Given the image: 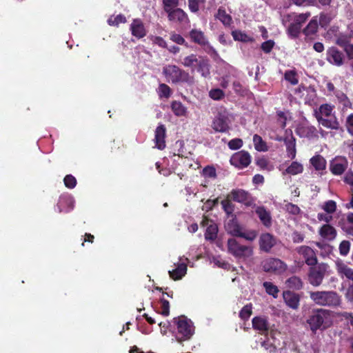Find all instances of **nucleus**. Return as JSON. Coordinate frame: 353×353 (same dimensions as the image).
I'll return each instance as SVG.
<instances>
[{"instance_id": "nucleus-13", "label": "nucleus", "mask_w": 353, "mask_h": 353, "mask_svg": "<svg viewBox=\"0 0 353 353\" xmlns=\"http://www.w3.org/2000/svg\"><path fill=\"white\" fill-rule=\"evenodd\" d=\"M170 21L179 23H188L189 19L186 13L181 8H165Z\"/></svg>"}, {"instance_id": "nucleus-20", "label": "nucleus", "mask_w": 353, "mask_h": 353, "mask_svg": "<svg viewBox=\"0 0 353 353\" xmlns=\"http://www.w3.org/2000/svg\"><path fill=\"white\" fill-rule=\"evenodd\" d=\"M298 252L304 257L305 263L308 265H316L317 259L312 248L308 246H301L298 248Z\"/></svg>"}, {"instance_id": "nucleus-32", "label": "nucleus", "mask_w": 353, "mask_h": 353, "mask_svg": "<svg viewBox=\"0 0 353 353\" xmlns=\"http://www.w3.org/2000/svg\"><path fill=\"white\" fill-rule=\"evenodd\" d=\"M256 213L257 214L259 219L265 226L270 227L271 225L272 218L270 213L268 211H267L263 207H258L256 210Z\"/></svg>"}, {"instance_id": "nucleus-58", "label": "nucleus", "mask_w": 353, "mask_h": 353, "mask_svg": "<svg viewBox=\"0 0 353 353\" xmlns=\"http://www.w3.org/2000/svg\"><path fill=\"white\" fill-rule=\"evenodd\" d=\"M243 146V141L241 139H234L229 141L228 147L231 150H238Z\"/></svg>"}, {"instance_id": "nucleus-28", "label": "nucleus", "mask_w": 353, "mask_h": 353, "mask_svg": "<svg viewBox=\"0 0 353 353\" xmlns=\"http://www.w3.org/2000/svg\"><path fill=\"white\" fill-rule=\"evenodd\" d=\"M321 236L327 241H332L336 238V231L334 227L329 224L323 225L319 230Z\"/></svg>"}, {"instance_id": "nucleus-26", "label": "nucleus", "mask_w": 353, "mask_h": 353, "mask_svg": "<svg viewBox=\"0 0 353 353\" xmlns=\"http://www.w3.org/2000/svg\"><path fill=\"white\" fill-rule=\"evenodd\" d=\"M201 59L202 57L192 54L184 57L181 63L184 67L190 68L192 72H193L196 70Z\"/></svg>"}, {"instance_id": "nucleus-15", "label": "nucleus", "mask_w": 353, "mask_h": 353, "mask_svg": "<svg viewBox=\"0 0 353 353\" xmlns=\"http://www.w3.org/2000/svg\"><path fill=\"white\" fill-rule=\"evenodd\" d=\"M296 132L301 137L310 139L317 136L316 128L306 122L299 124L296 129Z\"/></svg>"}, {"instance_id": "nucleus-37", "label": "nucleus", "mask_w": 353, "mask_h": 353, "mask_svg": "<svg viewBox=\"0 0 353 353\" xmlns=\"http://www.w3.org/2000/svg\"><path fill=\"white\" fill-rule=\"evenodd\" d=\"M303 171V165L297 161H293L285 171L283 174L296 175L302 173Z\"/></svg>"}, {"instance_id": "nucleus-4", "label": "nucleus", "mask_w": 353, "mask_h": 353, "mask_svg": "<svg viewBox=\"0 0 353 353\" xmlns=\"http://www.w3.org/2000/svg\"><path fill=\"white\" fill-rule=\"evenodd\" d=\"M311 299L319 305H336L339 303V297L332 291H322L312 292Z\"/></svg>"}, {"instance_id": "nucleus-39", "label": "nucleus", "mask_w": 353, "mask_h": 353, "mask_svg": "<svg viewBox=\"0 0 353 353\" xmlns=\"http://www.w3.org/2000/svg\"><path fill=\"white\" fill-rule=\"evenodd\" d=\"M310 163L316 170H323L326 167V161L321 155H315L310 159Z\"/></svg>"}, {"instance_id": "nucleus-43", "label": "nucleus", "mask_w": 353, "mask_h": 353, "mask_svg": "<svg viewBox=\"0 0 353 353\" xmlns=\"http://www.w3.org/2000/svg\"><path fill=\"white\" fill-rule=\"evenodd\" d=\"M196 70L200 72L203 77H208L210 74L208 61L206 59L202 58L199 61Z\"/></svg>"}, {"instance_id": "nucleus-35", "label": "nucleus", "mask_w": 353, "mask_h": 353, "mask_svg": "<svg viewBox=\"0 0 353 353\" xmlns=\"http://www.w3.org/2000/svg\"><path fill=\"white\" fill-rule=\"evenodd\" d=\"M320 269L321 268L319 267V270L316 268H311L310 270L309 280L312 285L318 286L321 284L323 279V274Z\"/></svg>"}, {"instance_id": "nucleus-47", "label": "nucleus", "mask_w": 353, "mask_h": 353, "mask_svg": "<svg viewBox=\"0 0 353 353\" xmlns=\"http://www.w3.org/2000/svg\"><path fill=\"white\" fill-rule=\"evenodd\" d=\"M256 165L262 170L272 171L274 165L265 158H260L256 160Z\"/></svg>"}, {"instance_id": "nucleus-31", "label": "nucleus", "mask_w": 353, "mask_h": 353, "mask_svg": "<svg viewBox=\"0 0 353 353\" xmlns=\"http://www.w3.org/2000/svg\"><path fill=\"white\" fill-rule=\"evenodd\" d=\"M338 101L340 104L341 110L343 112L353 110V105L348 97L343 92H338L336 94Z\"/></svg>"}, {"instance_id": "nucleus-2", "label": "nucleus", "mask_w": 353, "mask_h": 353, "mask_svg": "<svg viewBox=\"0 0 353 353\" xmlns=\"http://www.w3.org/2000/svg\"><path fill=\"white\" fill-rule=\"evenodd\" d=\"M310 16V13H303L299 14L292 13L283 16L282 19L283 23L285 26H287L288 23H289L288 27V34L289 37L291 38L297 37L299 34L302 24L305 22Z\"/></svg>"}, {"instance_id": "nucleus-44", "label": "nucleus", "mask_w": 353, "mask_h": 353, "mask_svg": "<svg viewBox=\"0 0 353 353\" xmlns=\"http://www.w3.org/2000/svg\"><path fill=\"white\" fill-rule=\"evenodd\" d=\"M190 37L194 42L199 44L205 45L206 43V39L203 33L200 30H192L190 32Z\"/></svg>"}, {"instance_id": "nucleus-12", "label": "nucleus", "mask_w": 353, "mask_h": 353, "mask_svg": "<svg viewBox=\"0 0 353 353\" xmlns=\"http://www.w3.org/2000/svg\"><path fill=\"white\" fill-rule=\"evenodd\" d=\"M201 225L203 227H206L204 234L205 240L214 241L217 237L219 231L217 225L213 221L206 217L203 218Z\"/></svg>"}, {"instance_id": "nucleus-36", "label": "nucleus", "mask_w": 353, "mask_h": 353, "mask_svg": "<svg viewBox=\"0 0 353 353\" xmlns=\"http://www.w3.org/2000/svg\"><path fill=\"white\" fill-rule=\"evenodd\" d=\"M316 119L321 117H334L333 113V107L329 104L321 105L319 110L315 111Z\"/></svg>"}, {"instance_id": "nucleus-24", "label": "nucleus", "mask_w": 353, "mask_h": 353, "mask_svg": "<svg viewBox=\"0 0 353 353\" xmlns=\"http://www.w3.org/2000/svg\"><path fill=\"white\" fill-rule=\"evenodd\" d=\"M336 267L339 274L341 277H345L347 279L353 282V269L348 267L341 261H336Z\"/></svg>"}, {"instance_id": "nucleus-16", "label": "nucleus", "mask_w": 353, "mask_h": 353, "mask_svg": "<svg viewBox=\"0 0 353 353\" xmlns=\"http://www.w3.org/2000/svg\"><path fill=\"white\" fill-rule=\"evenodd\" d=\"M327 60L333 65L340 66L343 63V55L338 49L332 47L327 50Z\"/></svg>"}, {"instance_id": "nucleus-3", "label": "nucleus", "mask_w": 353, "mask_h": 353, "mask_svg": "<svg viewBox=\"0 0 353 353\" xmlns=\"http://www.w3.org/2000/svg\"><path fill=\"white\" fill-rule=\"evenodd\" d=\"M177 325L176 338L178 341L190 339L194 333V326L192 321L182 316L175 319Z\"/></svg>"}, {"instance_id": "nucleus-48", "label": "nucleus", "mask_w": 353, "mask_h": 353, "mask_svg": "<svg viewBox=\"0 0 353 353\" xmlns=\"http://www.w3.org/2000/svg\"><path fill=\"white\" fill-rule=\"evenodd\" d=\"M126 22V19L125 16L123 14H118L117 16H111L108 20V23L110 26H117L120 23H125Z\"/></svg>"}, {"instance_id": "nucleus-7", "label": "nucleus", "mask_w": 353, "mask_h": 353, "mask_svg": "<svg viewBox=\"0 0 353 353\" xmlns=\"http://www.w3.org/2000/svg\"><path fill=\"white\" fill-rule=\"evenodd\" d=\"M295 94L307 104L312 105L316 103V93L312 87L299 86L294 91Z\"/></svg>"}, {"instance_id": "nucleus-55", "label": "nucleus", "mask_w": 353, "mask_h": 353, "mask_svg": "<svg viewBox=\"0 0 353 353\" xmlns=\"http://www.w3.org/2000/svg\"><path fill=\"white\" fill-rule=\"evenodd\" d=\"M257 236V232L255 230H250L247 232H240V234L238 236L244 238L245 239L248 241H253L256 239Z\"/></svg>"}, {"instance_id": "nucleus-33", "label": "nucleus", "mask_w": 353, "mask_h": 353, "mask_svg": "<svg viewBox=\"0 0 353 353\" xmlns=\"http://www.w3.org/2000/svg\"><path fill=\"white\" fill-rule=\"evenodd\" d=\"M159 290V293H161V310L159 313L164 316H168L170 314V305L168 301H167L165 298V295L167 296H170V294L167 292H164L162 290L163 288H156Z\"/></svg>"}, {"instance_id": "nucleus-40", "label": "nucleus", "mask_w": 353, "mask_h": 353, "mask_svg": "<svg viewBox=\"0 0 353 353\" xmlns=\"http://www.w3.org/2000/svg\"><path fill=\"white\" fill-rule=\"evenodd\" d=\"M232 35L235 41L248 43L254 41V39L241 30H234L232 32Z\"/></svg>"}, {"instance_id": "nucleus-60", "label": "nucleus", "mask_w": 353, "mask_h": 353, "mask_svg": "<svg viewBox=\"0 0 353 353\" xmlns=\"http://www.w3.org/2000/svg\"><path fill=\"white\" fill-rule=\"evenodd\" d=\"M64 184L68 188H73L76 186V179L72 175H67L64 178Z\"/></svg>"}, {"instance_id": "nucleus-59", "label": "nucleus", "mask_w": 353, "mask_h": 353, "mask_svg": "<svg viewBox=\"0 0 353 353\" xmlns=\"http://www.w3.org/2000/svg\"><path fill=\"white\" fill-rule=\"evenodd\" d=\"M350 243L347 241H343L339 245V251L341 254L345 256L350 251Z\"/></svg>"}, {"instance_id": "nucleus-29", "label": "nucleus", "mask_w": 353, "mask_h": 353, "mask_svg": "<svg viewBox=\"0 0 353 353\" xmlns=\"http://www.w3.org/2000/svg\"><path fill=\"white\" fill-rule=\"evenodd\" d=\"M316 120L320 125L325 128L332 130H337L339 128V123L335 116L324 118L320 117Z\"/></svg>"}, {"instance_id": "nucleus-21", "label": "nucleus", "mask_w": 353, "mask_h": 353, "mask_svg": "<svg viewBox=\"0 0 353 353\" xmlns=\"http://www.w3.org/2000/svg\"><path fill=\"white\" fill-rule=\"evenodd\" d=\"M336 43L343 48L350 59H353V43H350L349 38L347 35H340L336 39Z\"/></svg>"}, {"instance_id": "nucleus-14", "label": "nucleus", "mask_w": 353, "mask_h": 353, "mask_svg": "<svg viewBox=\"0 0 353 353\" xmlns=\"http://www.w3.org/2000/svg\"><path fill=\"white\" fill-rule=\"evenodd\" d=\"M347 165L348 162L345 157H338L331 161L330 169L332 174L341 175L347 169Z\"/></svg>"}, {"instance_id": "nucleus-27", "label": "nucleus", "mask_w": 353, "mask_h": 353, "mask_svg": "<svg viewBox=\"0 0 353 353\" xmlns=\"http://www.w3.org/2000/svg\"><path fill=\"white\" fill-rule=\"evenodd\" d=\"M74 199L70 196H63L58 203L59 212H69L74 208Z\"/></svg>"}, {"instance_id": "nucleus-18", "label": "nucleus", "mask_w": 353, "mask_h": 353, "mask_svg": "<svg viewBox=\"0 0 353 353\" xmlns=\"http://www.w3.org/2000/svg\"><path fill=\"white\" fill-rule=\"evenodd\" d=\"M276 243V239L270 233L262 234L259 238L261 250L268 252Z\"/></svg>"}, {"instance_id": "nucleus-38", "label": "nucleus", "mask_w": 353, "mask_h": 353, "mask_svg": "<svg viewBox=\"0 0 353 353\" xmlns=\"http://www.w3.org/2000/svg\"><path fill=\"white\" fill-rule=\"evenodd\" d=\"M171 108L174 114L177 117H186L188 115V109L180 101H173L171 104Z\"/></svg>"}, {"instance_id": "nucleus-63", "label": "nucleus", "mask_w": 353, "mask_h": 353, "mask_svg": "<svg viewBox=\"0 0 353 353\" xmlns=\"http://www.w3.org/2000/svg\"><path fill=\"white\" fill-rule=\"evenodd\" d=\"M210 97L214 100H219L223 97V92L219 88L213 89L209 92Z\"/></svg>"}, {"instance_id": "nucleus-51", "label": "nucleus", "mask_w": 353, "mask_h": 353, "mask_svg": "<svg viewBox=\"0 0 353 353\" xmlns=\"http://www.w3.org/2000/svg\"><path fill=\"white\" fill-rule=\"evenodd\" d=\"M205 0H188L189 9L192 12H196L199 10L201 4H203Z\"/></svg>"}, {"instance_id": "nucleus-50", "label": "nucleus", "mask_w": 353, "mask_h": 353, "mask_svg": "<svg viewBox=\"0 0 353 353\" xmlns=\"http://www.w3.org/2000/svg\"><path fill=\"white\" fill-rule=\"evenodd\" d=\"M322 209L327 214H332L336 210V203L334 201L329 200L323 205Z\"/></svg>"}, {"instance_id": "nucleus-9", "label": "nucleus", "mask_w": 353, "mask_h": 353, "mask_svg": "<svg viewBox=\"0 0 353 353\" xmlns=\"http://www.w3.org/2000/svg\"><path fill=\"white\" fill-rule=\"evenodd\" d=\"M263 269L265 272H273L276 273H281L286 269L285 264L280 259L270 258L264 260L262 262Z\"/></svg>"}, {"instance_id": "nucleus-53", "label": "nucleus", "mask_w": 353, "mask_h": 353, "mask_svg": "<svg viewBox=\"0 0 353 353\" xmlns=\"http://www.w3.org/2000/svg\"><path fill=\"white\" fill-rule=\"evenodd\" d=\"M149 39L152 41V44L157 45L163 48L167 47L166 41L161 37L151 35L149 37Z\"/></svg>"}, {"instance_id": "nucleus-1", "label": "nucleus", "mask_w": 353, "mask_h": 353, "mask_svg": "<svg viewBox=\"0 0 353 353\" xmlns=\"http://www.w3.org/2000/svg\"><path fill=\"white\" fill-rule=\"evenodd\" d=\"M307 323L311 331L316 333L317 330H324L332 324V317L330 313L325 310L318 309L311 312L307 319Z\"/></svg>"}, {"instance_id": "nucleus-62", "label": "nucleus", "mask_w": 353, "mask_h": 353, "mask_svg": "<svg viewBox=\"0 0 353 353\" xmlns=\"http://www.w3.org/2000/svg\"><path fill=\"white\" fill-rule=\"evenodd\" d=\"M286 284L288 287H300L302 285V282L299 278L292 276L287 281Z\"/></svg>"}, {"instance_id": "nucleus-8", "label": "nucleus", "mask_w": 353, "mask_h": 353, "mask_svg": "<svg viewBox=\"0 0 353 353\" xmlns=\"http://www.w3.org/2000/svg\"><path fill=\"white\" fill-rule=\"evenodd\" d=\"M230 163L239 169L248 167L251 163L250 154L245 151L241 150L234 153L230 158Z\"/></svg>"}, {"instance_id": "nucleus-64", "label": "nucleus", "mask_w": 353, "mask_h": 353, "mask_svg": "<svg viewBox=\"0 0 353 353\" xmlns=\"http://www.w3.org/2000/svg\"><path fill=\"white\" fill-rule=\"evenodd\" d=\"M222 207L224 211L228 214H230L233 212V207L231 201L229 199H225L221 201Z\"/></svg>"}, {"instance_id": "nucleus-49", "label": "nucleus", "mask_w": 353, "mask_h": 353, "mask_svg": "<svg viewBox=\"0 0 353 353\" xmlns=\"http://www.w3.org/2000/svg\"><path fill=\"white\" fill-rule=\"evenodd\" d=\"M343 230L349 234L353 236V213L347 214V221L343 227Z\"/></svg>"}, {"instance_id": "nucleus-25", "label": "nucleus", "mask_w": 353, "mask_h": 353, "mask_svg": "<svg viewBox=\"0 0 353 353\" xmlns=\"http://www.w3.org/2000/svg\"><path fill=\"white\" fill-rule=\"evenodd\" d=\"M283 296L286 304L293 309H296L299 305V297L294 292L287 290L283 292Z\"/></svg>"}, {"instance_id": "nucleus-17", "label": "nucleus", "mask_w": 353, "mask_h": 353, "mask_svg": "<svg viewBox=\"0 0 353 353\" xmlns=\"http://www.w3.org/2000/svg\"><path fill=\"white\" fill-rule=\"evenodd\" d=\"M212 128L215 132H226L230 130V125L227 118L219 114L214 119Z\"/></svg>"}, {"instance_id": "nucleus-30", "label": "nucleus", "mask_w": 353, "mask_h": 353, "mask_svg": "<svg viewBox=\"0 0 353 353\" xmlns=\"http://www.w3.org/2000/svg\"><path fill=\"white\" fill-rule=\"evenodd\" d=\"M225 228L229 234L235 236H238L242 230L236 219L235 218H232L228 221L225 225Z\"/></svg>"}, {"instance_id": "nucleus-11", "label": "nucleus", "mask_w": 353, "mask_h": 353, "mask_svg": "<svg viewBox=\"0 0 353 353\" xmlns=\"http://www.w3.org/2000/svg\"><path fill=\"white\" fill-rule=\"evenodd\" d=\"M234 201L241 203L246 206L254 204V199L246 191L241 189L232 190L229 195Z\"/></svg>"}, {"instance_id": "nucleus-19", "label": "nucleus", "mask_w": 353, "mask_h": 353, "mask_svg": "<svg viewBox=\"0 0 353 353\" xmlns=\"http://www.w3.org/2000/svg\"><path fill=\"white\" fill-rule=\"evenodd\" d=\"M130 30L132 34L138 39L144 37L147 34L144 24L140 19H135L132 21L130 25Z\"/></svg>"}, {"instance_id": "nucleus-22", "label": "nucleus", "mask_w": 353, "mask_h": 353, "mask_svg": "<svg viewBox=\"0 0 353 353\" xmlns=\"http://www.w3.org/2000/svg\"><path fill=\"white\" fill-rule=\"evenodd\" d=\"M252 327L259 333L264 334L269 330L270 324L265 318L256 316L252 319Z\"/></svg>"}, {"instance_id": "nucleus-5", "label": "nucleus", "mask_w": 353, "mask_h": 353, "mask_svg": "<svg viewBox=\"0 0 353 353\" xmlns=\"http://www.w3.org/2000/svg\"><path fill=\"white\" fill-rule=\"evenodd\" d=\"M163 72L167 80L172 83L180 81L188 82L191 81V77L189 74L176 65H167L164 67Z\"/></svg>"}, {"instance_id": "nucleus-41", "label": "nucleus", "mask_w": 353, "mask_h": 353, "mask_svg": "<svg viewBox=\"0 0 353 353\" xmlns=\"http://www.w3.org/2000/svg\"><path fill=\"white\" fill-rule=\"evenodd\" d=\"M253 143L256 150L259 152H266L268 150V147L266 143L263 140L261 137L258 134L253 136Z\"/></svg>"}, {"instance_id": "nucleus-42", "label": "nucleus", "mask_w": 353, "mask_h": 353, "mask_svg": "<svg viewBox=\"0 0 353 353\" xmlns=\"http://www.w3.org/2000/svg\"><path fill=\"white\" fill-rule=\"evenodd\" d=\"M318 27L317 20L313 19L309 22L303 32L307 37H312L317 32Z\"/></svg>"}, {"instance_id": "nucleus-34", "label": "nucleus", "mask_w": 353, "mask_h": 353, "mask_svg": "<svg viewBox=\"0 0 353 353\" xmlns=\"http://www.w3.org/2000/svg\"><path fill=\"white\" fill-rule=\"evenodd\" d=\"M285 143L286 145V152L288 157L291 159H294L296 154L295 139L293 137H291L289 139H285Z\"/></svg>"}, {"instance_id": "nucleus-61", "label": "nucleus", "mask_w": 353, "mask_h": 353, "mask_svg": "<svg viewBox=\"0 0 353 353\" xmlns=\"http://www.w3.org/2000/svg\"><path fill=\"white\" fill-rule=\"evenodd\" d=\"M203 175L206 178L214 179L216 176V170L213 167H206L203 170Z\"/></svg>"}, {"instance_id": "nucleus-57", "label": "nucleus", "mask_w": 353, "mask_h": 353, "mask_svg": "<svg viewBox=\"0 0 353 353\" xmlns=\"http://www.w3.org/2000/svg\"><path fill=\"white\" fill-rule=\"evenodd\" d=\"M285 210L290 214L296 215L301 212L300 208L294 204L288 203L285 205Z\"/></svg>"}, {"instance_id": "nucleus-10", "label": "nucleus", "mask_w": 353, "mask_h": 353, "mask_svg": "<svg viewBox=\"0 0 353 353\" xmlns=\"http://www.w3.org/2000/svg\"><path fill=\"white\" fill-rule=\"evenodd\" d=\"M188 261V258L180 257L179 262L174 264V268L172 270H169L170 276L173 280L181 279L187 272V262Z\"/></svg>"}, {"instance_id": "nucleus-54", "label": "nucleus", "mask_w": 353, "mask_h": 353, "mask_svg": "<svg viewBox=\"0 0 353 353\" xmlns=\"http://www.w3.org/2000/svg\"><path fill=\"white\" fill-rule=\"evenodd\" d=\"M251 314H252V305H246L240 311L239 316L243 320H247L250 318Z\"/></svg>"}, {"instance_id": "nucleus-56", "label": "nucleus", "mask_w": 353, "mask_h": 353, "mask_svg": "<svg viewBox=\"0 0 353 353\" xmlns=\"http://www.w3.org/2000/svg\"><path fill=\"white\" fill-rule=\"evenodd\" d=\"M171 90L169 86L162 83L159 87V94L160 97L168 98L170 96Z\"/></svg>"}, {"instance_id": "nucleus-46", "label": "nucleus", "mask_w": 353, "mask_h": 353, "mask_svg": "<svg viewBox=\"0 0 353 353\" xmlns=\"http://www.w3.org/2000/svg\"><path fill=\"white\" fill-rule=\"evenodd\" d=\"M285 79L292 85H296L299 83L297 73L294 70H287L284 74Z\"/></svg>"}, {"instance_id": "nucleus-6", "label": "nucleus", "mask_w": 353, "mask_h": 353, "mask_svg": "<svg viewBox=\"0 0 353 353\" xmlns=\"http://www.w3.org/2000/svg\"><path fill=\"white\" fill-rule=\"evenodd\" d=\"M228 252L237 258H248L253 253L251 247L241 245L234 239H228Z\"/></svg>"}, {"instance_id": "nucleus-45", "label": "nucleus", "mask_w": 353, "mask_h": 353, "mask_svg": "<svg viewBox=\"0 0 353 353\" xmlns=\"http://www.w3.org/2000/svg\"><path fill=\"white\" fill-rule=\"evenodd\" d=\"M216 17L220 20L225 26H230L232 23L231 17L226 14L225 10L219 8Z\"/></svg>"}, {"instance_id": "nucleus-52", "label": "nucleus", "mask_w": 353, "mask_h": 353, "mask_svg": "<svg viewBox=\"0 0 353 353\" xmlns=\"http://www.w3.org/2000/svg\"><path fill=\"white\" fill-rule=\"evenodd\" d=\"M210 263H213L215 266L227 269L229 267V264L221 259L219 256H213L210 259Z\"/></svg>"}, {"instance_id": "nucleus-23", "label": "nucleus", "mask_w": 353, "mask_h": 353, "mask_svg": "<svg viewBox=\"0 0 353 353\" xmlns=\"http://www.w3.org/2000/svg\"><path fill=\"white\" fill-rule=\"evenodd\" d=\"M165 127L161 124L159 125L156 130H155V143H156V148L159 150H163L165 147Z\"/></svg>"}]
</instances>
